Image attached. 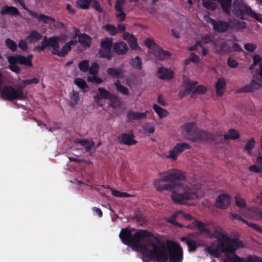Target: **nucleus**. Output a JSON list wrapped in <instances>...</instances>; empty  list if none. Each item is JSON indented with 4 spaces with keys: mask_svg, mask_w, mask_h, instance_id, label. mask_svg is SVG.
<instances>
[{
    "mask_svg": "<svg viewBox=\"0 0 262 262\" xmlns=\"http://www.w3.org/2000/svg\"><path fill=\"white\" fill-rule=\"evenodd\" d=\"M119 237L126 245L142 253L144 262H166L168 255L159 235L147 230L139 229L134 234L129 228L121 230Z\"/></svg>",
    "mask_w": 262,
    "mask_h": 262,
    "instance_id": "nucleus-1",
    "label": "nucleus"
},
{
    "mask_svg": "<svg viewBox=\"0 0 262 262\" xmlns=\"http://www.w3.org/2000/svg\"><path fill=\"white\" fill-rule=\"evenodd\" d=\"M212 238L217 239L216 245L214 243L205 248V251L211 256L218 258L221 253L226 254L224 262H229L228 257L234 255L236 251L244 248L246 245L238 237L230 238L228 233L220 226L214 227Z\"/></svg>",
    "mask_w": 262,
    "mask_h": 262,
    "instance_id": "nucleus-2",
    "label": "nucleus"
},
{
    "mask_svg": "<svg viewBox=\"0 0 262 262\" xmlns=\"http://www.w3.org/2000/svg\"><path fill=\"white\" fill-rule=\"evenodd\" d=\"M161 178L155 180L153 185L156 190L162 192L163 191H171L179 185V181L186 180L185 173L181 170L172 169L160 173Z\"/></svg>",
    "mask_w": 262,
    "mask_h": 262,
    "instance_id": "nucleus-3",
    "label": "nucleus"
},
{
    "mask_svg": "<svg viewBox=\"0 0 262 262\" xmlns=\"http://www.w3.org/2000/svg\"><path fill=\"white\" fill-rule=\"evenodd\" d=\"M179 181V185L176 188L177 191L172 192L171 198L177 204L184 205L186 201L198 199V194L190 187L185 184H182Z\"/></svg>",
    "mask_w": 262,
    "mask_h": 262,
    "instance_id": "nucleus-4",
    "label": "nucleus"
},
{
    "mask_svg": "<svg viewBox=\"0 0 262 262\" xmlns=\"http://www.w3.org/2000/svg\"><path fill=\"white\" fill-rule=\"evenodd\" d=\"M233 13L242 19H246L248 16L258 20L261 14L257 13L247 5L242 0H233L231 7Z\"/></svg>",
    "mask_w": 262,
    "mask_h": 262,
    "instance_id": "nucleus-5",
    "label": "nucleus"
},
{
    "mask_svg": "<svg viewBox=\"0 0 262 262\" xmlns=\"http://www.w3.org/2000/svg\"><path fill=\"white\" fill-rule=\"evenodd\" d=\"M1 97L3 99L10 101L15 100H25L27 98V93L22 90L20 84L17 85L15 88L6 85L1 91Z\"/></svg>",
    "mask_w": 262,
    "mask_h": 262,
    "instance_id": "nucleus-6",
    "label": "nucleus"
},
{
    "mask_svg": "<svg viewBox=\"0 0 262 262\" xmlns=\"http://www.w3.org/2000/svg\"><path fill=\"white\" fill-rule=\"evenodd\" d=\"M113 40L112 38H105L100 43V49L98 51V55L100 58H105L110 60L113 57V53L112 52Z\"/></svg>",
    "mask_w": 262,
    "mask_h": 262,
    "instance_id": "nucleus-7",
    "label": "nucleus"
},
{
    "mask_svg": "<svg viewBox=\"0 0 262 262\" xmlns=\"http://www.w3.org/2000/svg\"><path fill=\"white\" fill-rule=\"evenodd\" d=\"M173 247L169 249V262H182L183 258V250L181 247L173 243Z\"/></svg>",
    "mask_w": 262,
    "mask_h": 262,
    "instance_id": "nucleus-8",
    "label": "nucleus"
},
{
    "mask_svg": "<svg viewBox=\"0 0 262 262\" xmlns=\"http://www.w3.org/2000/svg\"><path fill=\"white\" fill-rule=\"evenodd\" d=\"M210 23L213 30L216 32L223 33L226 32L231 27L229 21H226L225 20L211 19Z\"/></svg>",
    "mask_w": 262,
    "mask_h": 262,
    "instance_id": "nucleus-9",
    "label": "nucleus"
},
{
    "mask_svg": "<svg viewBox=\"0 0 262 262\" xmlns=\"http://www.w3.org/2000/svg\"><path fill=\"white\" fill-rule=\"evenodd\" d=\"M46 47H51L52 51L51 53L54 55L55 52H57V50H59L60 45L59 41L60 37L58 36H53L50 37L45 36L43 38Z\"/></svg>",
    "mask_w": 262,
    "mask_h": 262,
    "instance_id": "nucleus-10",
    "label": "nucleus"
},
{
    "mask_svg": "<svg viewBox=\"0 0 262 262\" xmlns=\"http://www.w3.org/2000/svg\"><path fill=\"white\" fill-rule=\"evenodd\" d=\"M229 262H262V258L256 255H249L246 257L234 255L228 257Z\"/></svg>",
    "mask_w": 262,
    "mask_h": 262,
    "instance_id": "nucleus-11",
    "label": "nucleus"
},
{
    "mask_svg": "<svg viewBox=\"0 0 262 262\" xmlns=\"http://www.w3.org/2000/svg\"><path fill=\"white\" fill-rule=\"evenodd\" d=\"M231 204L230 196L226 193L220 194L215 200V206L217 208L226 209Z\"/></svg>",
    "mask_w": 262,
    "mask_h": 262,
    "instance_id": "nucleus-12",
    "label": "nucleus"
},
{
    "mask_svg": "<svg viewBox=\"0 0 262 262\" xmlns=\"http://www.w3.org/2000/svg\"><path fill=\"white\" fill-rule=\"evenodd\" d=\"M190 148V145L186 143H177L173 149L169 151V154L167 157L176 160L178 155L182 153L185 149H189Z\"/></svg>",
    "mask_w": 262,
    "mask_h": 262,
    "instance_id": "nucleus-13",
    "label": "nucleus"
},
{
    "mask_svg": "<svg viewBox=\"0 0 262 262\" xmlns=\"http://www.w3.org/2000/svg\"><path fill=\"white\" fill-rule=\"evenodd\" d=\"M134 138L135 135L132 132L123 133L118 137V139L120 143L128 146L135 145L137 143V141Z\"/></svg>",
    "mask_w": 262,
    "mask_h": 262,
    "instance_id": "nucleus-14",
    "label": "nucleus"
},
{
    "mask_svg": "<svg viewBox=\"0 0 262 262\" xmlns=\"http://www.w3.org/2000/svg\"><path fill=\"white\" fill-rule=\"evenodd\" d=\"M125 0H117L115 4V9L117 12L116 14L118 19L122 21L126 18V14L123 12V7L125 4Z\"/></svg>",
    "mask_w": 262,
    "mask_h": 262,
    "instance_id": "nucleus-15",
    "label": "nucleus"
},
{
    "mask_svg": "<svg viewBox=\"0 0 262 262\" xmlns=\"http://www.w3.org/2000/svg\"><path fill=\"white\" fill-rule=\"evenodd\" d=\"M183 130L185 137L189 140V138L194 136L196 132L197 127L195 122L187 123L183 125Z\"/></svg>",
    "mask_w": 262,
    "mask_h": 262,
    "instance_id": "nucleus-16",
    "label": "nucleus"
},
{
    "mask_svg": "<svg viewBox=\"0 0 262 262\" xmlns=\"http://www.w3.org/2000/svg\"><path fill=\"white\" fill-rule=\"evenodd\" d=\"M211 139V135L210 134L197 129L194 136L190 138L189 140L196 142L200 141H209Z\"/></svg>",
    "mask_w": 262,
    "mask_h": 262,
    "instance_id": "nucleus-17",
    "label": "nucleus"
},
{
    "mask_svg": "<svg viewBox=\"0 0 262 262\" xmlns=\"http://www.w3.org/2000/svg\"><path fill=\"white\" fill-rule=\"evenodd\" d=\"M261 86V84L260 83L253 79L249 84L238 89V92L239 93L252 92L259 89Z\"/></svg>",
    "mask_w": 262,
    "mask_h": 262,
    "instance_id": "nucleus-18",
    "label": "nucleus"
},
{
    "mask_svg": "<svg viewBox=\"0 0 262 262\" xmlns=\"http://www.w3.org/2000/svg\"><path fill=\"white\" fill-rule=\"evenodd\" d=\"M248 217L255 221L262 220V208L251 207L247 209Z\"/></svg>",
    "mask_w": 262,
    "mask_h": 262,
    "instance_id": "nucleus-19",
    "label": "nucleus"
},
{
    "mask_svg": "<svg viewBox=\"0 0 262 262\" xmlns=\"http://www.w3.org/2000/svg\"><path fill=\"white\" fill-rule=\"evenodd\" d=\"M192 223L195 227L198 228L200 233H205L208 237L212 238L213 231L205 228L204 223L195 219L193 220Z\"/></svg>",
    "mask_w": 262,
    "mask_h": 262,
    "instance_id": "nucleus-20",
    "label": "nucleus"
},
{
    "mask_svg": "<svg viewBox=\"0 0 262 262\" xmlns=\"http://www.w3.org/2000/svg\"><path fill=\"white\" fill-rule=\"evenodd\" d=\"M147 112L144 113L135 112L129 111L127 114L126 117L128 121L134 122L135 120H140L147 118Z\"/></svg>",
    "mask_w": 262,
    "mask_h": 262,
    "instance_id": "nucleus-21",
    "label": "nucleus"
},
{
    "mask_svg": "<svg viewBox=\"0 0 262 262\" xmlns=\"http://www.w3.org/2000/svg\"><path fill=\"white\" fill-rule=\"evenodd\" d=\"M128 50L127 44L124 41L116 42L114 45L113 51L118 55H124Z\"/></svg>",
    "mask_w": 262,
    "mask_h": 262,
    "instance_id": "nucleus-22",
    "label": "nucleus"
},
{
    "mask_svg": "<svg viewBox=\"0 0 262 262\" xmlns=\"http://www.w3.org/2000/svg\"><path fill=\"white\" fill-rule=\"evenodd\" d=\"M158 74L159 78L162 80H170L173 78V71L163 67L158 69Z\"/></svg>",
    "mask_w": 262,
    "mask_h": 262,
    "instance_id": "nucleus-23",
    "label": "nucleus"
},
{
    "mask_svg": "<svg viewBox=\"0 0 262 262\" xmlns=\"http://www.w3.org/2000/svg\"><path fill=\"white\" fill-rule=\"evenodd\" d=\"M1 14L2 15H10L14 16L20 15V12L18 9L12 6H5L1 10Z\"/></svg>",
    "mask_w": 262,
    "mask_h": 262,
    "instance_id": "nucleus-24",
    "label": "nucleus"
},
{
    "mask_svg": "<svg viewBox=\"0 0 262 262\" xmlns=\"http://www.w3.org/2000/svg\"><path fill=\"white\" fill-rule=\"evenodd\" d=\"M180 240L182 242H185L188 247V250L189 252H193L195 251L198 247V245L195 241L189 238H187V237H182Z\"/></svg>",
    "mask_w": 262,
    "mask_h": 262,
    "instance_id": "nucleus-25",
    "label": "nucleus"
},
{
    "mask_svg": "<svg viewBox=\"0 0 262 262\" xmlns=\"http://www.w3.org/2000/svg\"><path fill=\"white\" fill-rule=\"evenodd\" d=\"M154 54L161 60L168 58L171 56V53L169 51H164L159 47H156L154 49Z\"/></svg>",
    "mask_w": 262,
    "mask_h": 262,
    "instance_id": "nucleus-26",
    "label": "nucleus"
},
{
    "mask_svg": "<svg viewBox=\"0 0 262 262\" xmlns=\"http://www.w3.org/2000/svg\"><path fill=\"white\" fill-rule=\"evenodd\" d=\"M107 74L111 77L115 78H118L122 76L123 73L122 67L109 68L106 70Z\"/></svg>",
    "mask_w": 262,
    "mask_h": 262,
    "instance_id": "nucleus-27",
    "label": "nucleus"
},
{
    "mask_svg": "<svg viewBox=\"0 0 262 262\" xmlns=\"http://www.w3.org/2000/svg\"><path fill=\"white\" fill-rule=\"evenodd\" d=\"M33 55L32 54L28 55L27 57L23 55H19L18 59V63L25 65L29 67H33L32 60Z\"/></svg>",
    "mask_w": 262,
    "mask_h": 262,
    "instance_id": "nucleus-28",
    "label": "nucleus"
},
{
    "mask_svg": "<svg viewBox=\"0 0 262 262\" xmlns=\"http://www.w3.org/2000/svg\"><path fill=\"white\" fill-rule=\"evenodd\" d=\"M226 85V81L224 78H220L218 79L216 84L215 89L217 96H221L223 94V90Z\"/></svg>",
    "mask_w": 262,
    "mask_h": 262,
    "instance_id": "nucleus-29",
    "label": "nucleus"
},
{
    "mask_svg": "<svg viewBox=\"0 0 262 262\" xmlns=\"http://www.w3.org/2000/svg\"><path fill=\"white\" fill-rule=\"evenodd\" d=\"M78 41L84 46L89 48L92 43V38L85 33L78 35Z\"/></svg>",
    "mask_w": 262,
    "mask_h": 262,
    "instance_id": "nucleus-30",
    "label": "nucleus"
},
{
    "mask_svg": "<svg viewBox=\"0 0 262 262\" xmlns=\"http://www.w3.org/2000/svg\"><path fill=\"white\" fill-rule=\"evenodd\" d=\"M250 171H253L255 173L262 172V157L258 156L256 160V165H253L249 167Z\"/></svg>",
    "mask_w": 262,
    "mask_h": 262,
    "instance_id": "nucleus-31",
    "label": "nucleus"
},
{
    "mask_svg": "<svg viewBox=\"0 0 262 262\" xmlns=\"http://www.w3.org/2000/svg\"><path fill=\"white\" fill-rule=\"evenodd\" d=\"M99 94L96 95L97 99H105L107 100H111L112 94L110 92L106 90L104 88H99L98 89Z\"/></svg>",
    "mask_w": 262,
    "mask_h": 262,
    "instance_id": "nucleus-32",
    "label": "nucleus"
},
{
    "mask_svg": "<svg viewBox=\"0 0 262 262\" xmlns=\"http://www.w3.org/2000/svg\"><path fill=\"white\" fill-rule=\"evenodd\" d=\"M43 37L42 34L36 30H33L31 32L29 36L27 37V39L30 42H34L40 40Z\"/></svg>",
    "mask_w": 262,
    "mask_h": 262,
    "instance_id": "nucleus-33",
    "label": "nucleus"
},
{
    "mask_svg": "<svg viewBox=\"0 0 262 262\" xmlns=\"http://www.w3.org/2000/svg\"><path fill=\"white\" fill-rule=\"evenodd\" d=\"M239 136V133L237 130L231 128L229 130L228 134L224 135V138L225 140H235L238 139Z\"/></svg>",
    "mask_w": 262,
    "mask_h": 262,
    "instance_id": "nucleus-34",
    "label": "nucleus"
},
{
    "mask_svg": "<svg viewBox=\"0 0 262 262\" xmlns=\"http://www.w3.org/2000/svg\"><path fill=\"white\" fill-rule=\"evenodd\" d=\"M229 22L231 24L230 29H236L241 30L245 29L246 27V23L244 21H239L238 20H232L229 19Z\"/></svg>",
    "mask_w": 262,
    "mask_h": 262,
    "instance_id": "nucleus-35",
    "label": "nucleus"
},
{
    "mask_svg": "<svg viewBox=\"0 0 262 262\" xmlns=\"http://www.w3.org/2000/svg\"><path fill=\"white\" fill-rule=\"evenodd\" d=\"M74 83L77 85L78 87L81 89L83 92L88 91L89 88L86 82L83 79L80 78H76L74 80Z\"/></svg>",
    "mask_w": 262,
    "mask_h": 262,
    "instance_id": "nucleus-36",
    "label": "nucleus"
},
{
    "mask_svg": "<svg viewBox=\"0 0 262 262\" xmlns=\"http://www.w3.org/2000/svg\"><path fill=\"white\" fill-rule=\"evenodd\" d=\"M153 109L160 118H164L168 115V112L166 110L162 108L156 104L153 105Z\"/></svg>",
    "mask_w": 262,
    "mask_h": 262,
    "instance_id": "nucleus-37",
    "label": "nucleus"
},
{
    "mask_svg": "<svg viewBox=\"0 0 262 262\" xmlns=\"http://www.w3.org/2000/svg\"><path fill=\"white\" fill-rule=\"evenodd\" d=\"M213 41V36L210 34H205L203 36L201 40L196 41V45H199V47H203V45Z\"/></svg>",
    "mask_w": 262,
    "mask_h": 262,
    "instance_id": "nucleus-38",
    "label": "nucleus"
},
{
    "mask_svg": "<svg viewBox=\"0 0 262 262\" xmlns=\"http://www.w3.org/2000/svg\"><path fill=\"white\" fill-rule=\"evenodd\" d=\"M69 43H66L64 46L61 48V50H57V52H55L54 55H57L59 57L66 56L69 51L71 50V47L69 46Z\"/></svg>",
    "mask_w": 262,
    "mask_h": 262,
    "instance_id": "nucleus-39",
    "label": "nucleus"
},
{
    "mask_svg": "<svg viewBox=\"0 0 262 262\" xmlns=\"http://www.w3.org/2000/svg\"><path fill=\"white\" fill-rule=\"evenodd\" d=\"M114 85L117 91L122 94L128 95L129 94V90L126 87L122 85L119 80H117V81L114 83Z\"/></svg>",
    "mask_w": 262,
    "mask_h": 262,
    "instance_id": "nucleus-40",
    "label": "nucleus"
},
{
    "mask_svg": "<svg viewBox=\"0 0 262 262\" xmlns=\"http://www.w3.org/2000/svg\"><path fill=\"white\" fill-rule=\"evenodd\" d=\"M125 35L126 36H128L129 37V45L130 48L132 50H137L139 48V46L137 42L136 38L135 37L129 33H126Z\"/></svg>",
    "mask_w": 262,
    "mask_h": 262,
    "instance_id": "nucleus-41",
    "label": "nucleus"
},
{
    "mask_svg": "<svg viewBox=\"0 0 262 262\" xmlns=\"http://www.w3.org/2000/svg\"><path fill=\"white\" fill-rule=\"evenodd\" d=\"M40 79L38 78H33L30 79L21 80V84L20 85L22 88V90H24L25 88L28 85L32 84H37L39 82Z\"/></svg>",
    "mask_w": 262,
    "mask_h": 262,
    "instance_id": "nucleus-42",
    "label": "nucleus"
},
{
    "mask_svg": "<svg viewBox=\"0 0 262 262\" xmlns=\"http://www.w3.org/2000/svg\"><path fill=\"white\" fill-rule=\"evenodd\" d=\"M92 0H77L76 2L78 8L85 10L89 8Z\"/></svg>",
    "mask_w": 262,
    "mask_h": 262,
    "instance_id": "nucleus-43",
    "label": "nucleus"
},
{
    "mask_svg": "<svg viewBox=\"0 0 262 262\" xmlns=\"http://www.w3.org/2000/svg\"><path fill=\"white\" fill-rule=\"evenodd\" d=\"M70 105L74 106L76 105L79 100V93L73 90L70 94Z\"/></svg>",
    "mask_w": 262,
    "mask_h": 262,
    "instance_id": "nucleus-44",
    "label": "nucleus"
},
{
    "mask_svg": "<svg viewBox=\"0 0 262 262\" xmlns=\"http://www.w3.org/2000/svg\"><path fill=\"white\" fill-rule=\"evenodd\" d=\"M130 63L134 68L138 70H141L142 69V62L139 56H136L134 58H132Z\"/></svg>",
    "mask_w": 262,
    "mask_h": 262,
    "instance_id": "nucleus-45",
    "label": "nucleus"
},
{
    "mask_svg": "<svg viewBox=\"0 0 262 262\" xmlns=\"http://www.w3.org/2000/svg\"><path fill=\"white\" fill-rule=\"evenodd\" d=\"M255 139L254 138H251L250 140L247 142L244 147V150L246 151L249 155H251L252 150L255 146Z\"/></svg>",
    "mask_w": 262,
    "mask_h": 262,
    "instance_id": "nucleus-46",
    "label": "nucleus"
},
{
    "mask_svg": "<svg viewBox=\"0 0 262 262\" xmlns=\"http://www.w3.org/2000/svg\"><path fill=\"white\" fill-rule=\"evenodd\" d=\"M5 43L7 47L13 52L17 51V43L10 38H7L5 40Z\"/></svg>",
    "mask_w": 262,
    "mask_h": 262,
    "instance_id": "nucleus-47",
    "label": "nucleus"
},
{
    "mask_svg": "<svg viewBox=\"0 0 262 262\" xmlns=\"http://www.w3.org/2000/svg\"><path fill=\"white\" fill-rule=\"evenodd\" d=\"M103 28L112 36H114L118 33V29L113 25L107 24L104 26Z\"/></svg>",
    "mask_w": 262,
    "mask_h": 262,
    "instance_id": "nucleus-48",
    "label": "nucleus"
},
{
    "mask_svg": "<svg viewBox=\"0 0 262 262\" xmlns=\"http://www.w3.org/2000/svg\"><path fill=\"white\" fill-rule=\"evenodd\" d=\"M177 215H178V212H176V213H173V214H172V215L170 217L167 219L166 221L168 223H169L173 225H174V226L180 227V228H182L183 227V225L180 223H179L178 222H177L176 221V219L177 217Z\"/></svg>",
    "mask_w": 262,
    "mask_h": 262,
    "instance_id": "nucleus-49",
    "label": "nucleus"
},
{
    "mask_svg": "<svg viewBox=\"0 0 262 262\" xmlns=\"http://www.w3.org/2000/svg\"><path fill=\"white\" fill-rule=\"evenodd\" d=\"M196 84V81H188V82H185L183 89H184L189 94L193 90H194Z\"/></svg>",
    "mask_w": 262,
    "mask_h": 262,
    "instance_id": "nucleus-50",
    "label": "nucleus"
},
{
    "mask_svg": "<svg viewBox=\"0 0 262 262\" xmlns=\"http://www.w3.org/2000/svg\"><path fill=\"white\" fill-rule=\"evenodd\" d=\"M202 4L203 7L206 8L207 9L211 11L215 10L217 7L216 4L214 2L210 0H207L203 2Z\"/></svg>",
    "mask_w": 262,
    "mask_h": 262,
    "instance_id": "nucleus-51",
    "label": "nucleus"
},
{
    "mask_svg": "<svg viewBox=\"0 0 262 262\" xmlns=\"http://www.w3.org/2000/svg\"><path fill=\"white\" fill-rule=\"evenodd\" d=\"M112 194L115 197L123 198H129L132 196L130 194L127 192H123L120 191L111 189Z\"/></svg>",
    "mask_w": 262,
    "mask_h": 262,
    "instance_id": "nucleus-52",
    "label": "nucleus"
},
{
    "mask_svg": "<svg viewBox=\"0 0 262 262\" xmlns=\"http://www.w3.org/2000/svg\"><path fill=\"white\" fill-rule=\"evenodd\" d=\"M234 199L237 207L241 208H244L246 207L247 204L245 199L241 198L238 195L235 196Z\"/></svg>",
    "mask_w": 262,
    "mask_h": 262,
    "instance_id": "nucleus-53",
    "label": "nucleus"
},
{
    "mask_svg": "<svg viewBox=\"0 0 262 262\" xmlns=\"http://www.w3.org/2000/svg\"><path fill=\"white\" fill-rule=\"evenodd\" d=\"M78 67L81 72H87L89 67V61L88 60H83L80 61L78 64Z\"/></svg>",
    "mask_w": 262,
    "mask_h": 262,
    "instance_id": "nucleus-54",
    "label": "nucleus"
},
{
    "mask_svg": "<svg viewBox=\"0 0 262 262\" xmlns=\"http://www.w3.org/2000/svg\"><path fill=\"white\" fill-rule=\"evenodd\" d=\"M143 128L146 133H148L149 134L154 133L155 130L154 126L149 123H145L143 125Z\"/></svg>",
    "mask_w": 262,
    "mask_h": 262,
    "instance_id": "nucleus-55",
    "label": "nucleus"
},
{
    "mask_svg": "<svg viewBox=\"0 0 262 262\" xmlns=\"http://www.w3.org/2000/svg\"><path fill=\"white\" fill-rule=\"evenodd\" d=\"M91 5V7L97 12L99 13L102 12L103 9L101 8L100 4L98 1L96 0H92Z\"/></svg>",
    "mask_w": 262,
    "mask_h": 262,
    "instance_id": "nucleus-56",
    "label": "nucleus"
},
{
    "mask_svg": "<svg viewBox=\"0 0 262 262\" xmlns=\"http://www.w3.org/2000/svg\"><path fill=\"white\" fill-rule=\"evenodd\" d=\"M98 64L96 62L93 63L89 69V73L93 75H97L98 72Z\"/></svg>",
    "mask_w": 262,
    "mask_h": 262,
    "instance_id": "nucleus-57",
    "label": "nucleus"
},
{
    "mask_svg": "<svg viewBox=\"0 0 262 262\" xmlns=\"http://www.w3.org/2000/svg\"><path fill=\"white\" fill-rule=\"evenodd\" d=\"M207 89L205 86L202 85H200L195 88L194 90L193 91V94L196 93L199 94H203L207 91ZM193 94L191 95V97H193Z\"/></svg>",
    "mask_w": 262,
    "mask_h": 262,
    "instance_id": "nucleus-58",
    "label": "nucleus"
},
{
    "mask_svg": "<svg viewBox=\"0 0 262 262\" xmlns=\"http://www.w3.org/2000/svg\"><path fill=\"white\" fill-rule=\"evenodd\" d=\"M88 80L89 82H92L93 83L98 84H100L103 82V80L97 76V75H93V77H88Z\"/></svg>",
    "mask_w": 262,
    "mask_h": 262,
    "instance_id": "nucleus-59",
    "label": "nucleus"
},
{
    "mask_svg": "<svg viewBox=\"0 0 262 262\" xmlns=\"http://www.w3.org/2000/svg\"><path fill=\"white\" fill-rule=\"evenodd\" d=\"M244 48L247 51L252 53L256 49V46L252 43H247L245 45Z\"/></svg>",
    "mask_w": 262,
    "mask_h": 262,
    "instance_id": "nucleus-60",
    "label": "nucleus"
},
{
    "mask_svg": "<svg viewBox=\"0 0 262 262\" xmlns=\"http://www.w3.org/2000/svg\"><path fill=\"white\" fill-rule=\"evenodd\" d=\"M18 46L23 51H26L28 48L27 41L25 39H20L19 41Z\"/></svg>",
    "mask_w": 262,
    "mask_h": 262,
    "instance_id": "nucleus-61",
    "label": "nucleus"
},
{
    "mask_svg": "<svg viewBox=\"0 0 262 262\" xmlns=\"http://www.w3.org/2000/svg\"><path fill=\"white\" fill-rule=\"evenodd\" d=\"M189 60L194 63L198 64L200 61L199 57L194 53H191L190 54Z\"/></svg>",
    "mask_w": 262,
    "mask_h": 262,
    "instance_id": "nucleus-62",
    "label": "nucleus"
},
{
    "mask_svg": "<svg viewBox=\"0 0 262 262\" xmlns=\"http://www.w3.org/2000/svg\"><path fill=\"white\" fill-rule=\"evenodd\" d=\"M144 45L148 48H151L153 46L155 47V48L158 47L156 46L155 41L150 38L146 39L144 40Z\"/></svg>",
    "mask_w": 262,
    "mask_h": 262,
    "instance_id": "nucleus-63",
    "label": "nucleus"
},
{
    "mask_svg": "<svg viewBox=\"0 0 262 262\" xmlns=\"http://www.w3.org/2000/svg\"><path fill=\"white\" fill-rule=\"evenodd\" d=\"M228 64L231 68H236L238 66V62L234 59L229 57L227 60Z\"/></svg>",
    "mask_w": 262,
    "mask_h": 262,
    "instance_id": "nucleus-64",
    "label": "nucleus"
}]
</instances>
